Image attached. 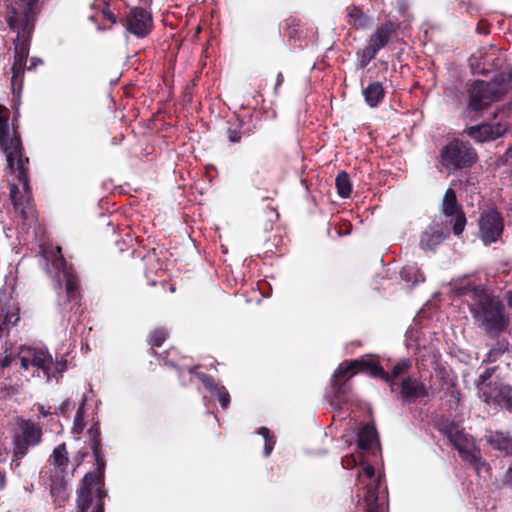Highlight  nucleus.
Returning <instances> with one entry per match:
<instances>
[{"label":"nucleus","instance_id":"1","mask_svg":"<svg viewBox=\"0 0 512 512\" xmlns=\"http://www.w3.org/2000/svg\"><path fill=\"white\" fill-rule=\"evenodd\" d=\"M455 292L465 298L476 323L485 332L498 334L505 329L507 319L503 313L504 305L498 297L468 281L455 286Z\"/></svg>","mask_w":512,"mask_h":512},{"label":"nucleus","instance_id":"2","mask_svg":"<svg viewBox=\"0 0 512 512\" xmlns=\"http://www.w3.org/2000/svg\"><path fill=\"white\" fill-rule=\"evenodd\" d=\"M38 0H16L8 16V24L16 31L15 55L12 64V85L21 82L29 53L30 34L34 25L35 4Z\"/></svg>","mask_w":512,"mask_h":512},{"label":"nucleus","instance_id":"3","mask_svg":"<svg viewBox=\"0 0 512 512\" xmlns=\"http://www.w3.org/2000/svg\"><path fill=\"white\" fill-rule=\"evenodd\" d=\"M0 148L6 154L7 166L13 172H18V178L26 187L25 163L21 152V143L14 129L10 128L9 110L0 105Z\"/></svg>","mask_w":512,"mask_h":512},{"label":"nucleus","instance_id":"4","mask_svg":"<svg viewBox=\"0 0 512 512\" xmlns=\"http://www.w3.org/2000/svg\"><path fill=\"white\" fill-rule=\"evenodd\" d=\"M444 431L450 442L457 449L462 460L469 463L479 476L484 477L489 474L490 467L482 458L480 450L476 447L471 436L454 423L447 425Z\"/></svg>","mask_w":512,"mask_h":512},{"label":"nucleus","instance_id":"5","mask_svg":"<svg viewBox=\"0 0 512 512\" xmlns=\"http://www.w3.org/2000/svg\"><path fill=\"white\" fill-rule=\"evenodd\" d=\"M41 253L46 262L47 273L56 278L59 287H61L62 281L65 282L66 294L69 300L76 299L77 280L73 273L67 269L60 248L47 245L42 248Z\"/></svg>","mask_w":512,"mask_h":512},{"label":"nucleus","instance_id":"6","mask_svg":"<svg viewBox=\"0 0 512 512\" xmlns=\"http://www.w3.org/2000/svg\"><path fill=\"white\" fill-rule=\"evenodd\" d=\"M15 357L25 370L29 367L42 370L47 378H58L66 370V361L54 363L51 355L43 349L21 346Z\"/></svg>","mask_w":512,"mask_h":512},{"label":"nucleus","instance_id":"7","mask_svg":"<svg viewBox=\"0 0 512 512\" xmlns=\"http://www.w3.org/2000/svg\"><path fill=\"white\" fill-rule=\"evenodd\" d=\"M358 372H366L371 376L380 377L383 380H389L387 372L383 371L382 368L374 362L365 359L345 361L339 365L332 377V388L336 397L345 393L343 383Z\"/></svg>","mask_w":512,"mask_h":512},{"label":"nucleus","instance_id":"8","mask_svg":"<svg viewBox=\"0 0 512 512\" xmlns=\"http://www.w3.org/2000/svg\"><path fill=\"white\" fill-rule=\"evenodd\" d=\"M100 482L101 476L97 473L85 475L78 493L77 512H104L103 498L106 492L102 490Z\"/></svg>","mask_w":512,"mask_h":512},{"label":"nucleus","instance_id":"9","mask_svg":"<svg viewBox=\"0 0 512 512\" xmlns=\"http://www.w3.org/2000/svg\"><path fill=\"white\" fill-rule=\"evenodd\" d=\"M476 158L475 151L467 143L459 140L450 142L441 152L442 165L449 172L471 166Z\"/></svg>","mask_w":512,"mask_h":512},{"label":"nucleus","instance_id":"10","mask_svg":"<svg viewBox=\"0 0 512 512\" xmlns=\"http://www.w3.org/2000/svg\"><path fill=\"white\" fill-rule=\"evenodd\" d=\"M17 429L13 434L14 455L22 458L29 448L40 442L41 430L34 423L22 418L16 419Z\"/></svg>","mask_w":512,"mask_h":512},{"label":"nucleus","instance_id":"11","mask_svg":"<svg viewBox=\"0 0 512 512\" xmlns=\"http://www.w3.org/2000/svg\"><path fill=\"white\" fill-rule=\"evenodd\" d=\"M503 228V219L496 210L489 209L482 213L479 219V237L486 245L496 242Z\"/></svg>","mask_w":512,"mask_h":512},{"label":"nucleus","instance_id":"12","mask_svg":"<svg viewBox=\"0 0 512 512\" xmlns=\"http://www.w3.org/2000/svg\"><path fill=\"white\" fill-rule=\"evenodd\" d=\"M504 91V88H496L495 83L477 81L470 89V106L475 111L480 110L497 99Z\"/></svg>","mask_w":512,"mask_h":512},{"label":"nucleus","instance_id":"13","mask_svg":"<svg viewBox=\"0 0 512 512\" xmlns=\"http://www.w3.org/2000/svg\"><path fill=\"white\" fill-rule=\"evenodd\" d=\"M358 482L365 487L364 503L366 512H379L380 507L377 503V488L380 478L375 475L374 468L366 465L363 472L358 476Z\"/></svg>","mask_w":512,"mask_h":512},{"label":"nucleus","instance_id":"14","mask_svg":"<svg viewBox=\"0 0 512 512\" xmlns=\"http://www.w3.org/2000/svg\"><path fill=\"white\" fill-rule=\"evenodd\" d=\"M125 26L128 32L139 38H144L152 29V16L142 8L132 9L126 17Z\"/></svg>","mask_w":512,"mask_h":512},{"label":"nucleus","instance_id":"15","mask_svg":"<svg viewBox=\"0 0 512 512\" xmlns=\"http://www.w3.org/2000/svg\"><path fill=\"white\" fill-rule=\"evenodd\" d=\"M469 63L473 73L476 74H485L501 66L497 50L494 48L477 51L470 57Z\"/></svg>","mask_w":512,"mask_h":512},{"label":"nucleus","instance_id":"16","mask_svg":"<svg viewBox=\"0 0 512 512\" xmlns=\"http://www.w3.org/2000/svg\"><path fill=\"white\" fill-rule=\"evenodd\" d=\"M443 212L447 217H455L453 223V232L455 235H460L466 225V218L464 214L460 213L459 206L456 200V194L452 189H448L443 198Z\"/></svg>","mask_w":512,"mask_h":512},{"label":"nucleus","instance_id":"17","mask_svg":"<svg viewBox=\"0 0 512 512\" xmlns=\"http://www.w3.org/2000/svg\"><path fill=\"white\" fill-rule=\"evenodd\" d=\"M395 29L396 26L393 22L384 23L377 28L375 33L371 36L368 44V59H373L377 52L388 43Z\"/></svg>","mask_w":512,"mask_h":512},{"label":"nucleus","instance_id":"18","mask_svg":"<svg viewBox=\"0 0 512 512\" xmlns=\"http://www.w3.org/2000/svg\"><path fill=\"white\" fill-rule=\"evenodd\" d=\"M444 232L441 224L433 223L421 234L420 247L423 250H433L444 240Z\"/></svg>","mask_w":512,"mask_h":512},{"label":"nucleus","instance_id":"19","mask_svg":"<svg viewBox=\"0 0 512 512\" xmlns=\"http://www.w3.org/2000/svg\"><path fill=\"white\" fill-rule=\"evenodd\" d=\"M401 395L405 399L413 400L426 396L427 390L416 378L407 377L401 381Z\"/></svg>","mask_w":512,"mask_h":512},{"label":"nucleus","instance_id":"20","mask_svg":"<svg viewBox=\"0 0 512 512\" xmlns=\"http://www.w3.org/2000/svg\"><path fill=\"white\" fill-rule=\"evenodd\" d=\"M10 196L16 212L19 213L25 221H31L34 219V211L29 205V196L18 197V188L16 185H11Z\"/></svg>","mask_w":512,"mask_h":512},{"label":"nucleus","instance_id":"21","mask_svg":"<svg viewBox=\"0 0 512 512\" xmlns=\"http://www.w3.org/2000/svg\"><path fill=\"white\" fill-rule=\"evenodd\" d=\"M467 134L477 142H485L498 138L502 131L499 128L484 124L468 128Z\"/></svg>","mask_w":512,"mask_h":512},{"label":"nucleus","instance_id":"22","mask_svg":"<svg viewBox=\"0 0 512 512\" xmlns=\"http://www.w3.org/2000/svg\"><path fill=\"white\" fill-rule=\"evenodd\" d=\"M199 379L205 385V387L218 398L219 403L222 407L226 408L230 403V395L223 386H218L213 383L210 377L205 374H199Z\"/></svg>","mask_w":512,"mask_h":512},{"label":"nucleus","instance_id":"23","mask_svg":"<svg viewBox=\"0 0 512 512\" xmlns=\"http://www.w3.org/2000/svg\"><path fill=\"white\" fill-rule=\"evenodd\" d=\"M50 491L52 497L54 498V502L59 507L64 505L69 497V488L67 482L63 478L59 480H53Z\"/></svg>","mask_w":512,"mask_h":512},{"label":"nucleus","instance_id":"24","mask_svg":"<svg viewBox=\"0 0 512 512\" xmlns=\"http://www.w3.org/2000/svg\"><path fill=\"white\" fill-rule=\"evenodd\" d=\"M49 461L59 471L64 472L67 470L69 458L65 444H60L53 450Z\"/></svg>","mask_w":512,"mask_h":512},{"label":"nucleus","instance_id":"25","mask_svg":"<svg viewBox=\"0 0 512 512\" xmlns=\"http://www.w3.org/2000/svg\"><path fill=\"white\" fill-rule=\"evenodd\" d=\"M384 90L379 82L371 83L365 90L364 96L370 107H375L382 100Z\"/></svg>","mask_w":512,"mask_h":512},{"label":"nucleus","instance_id":"26","mask_svg":"<svg viewBox=\"0 0 512 512\" xmlns=\"http://www.w3.org/2000/svg\"><path fill=\"white\" fill-rule=\"evenodd\" d=\"M377 442V432L373 425H365L359 433V447L369 449Z\"/></svg>","mask_w":512,"mask_h":512},{"label":"nucleus","instance_id":"27","mask_svg":"<svg viewBox=\"0 0 512 512\" xmlns=\"http://www.w3.org/2000/svg\"><path fill=\"white\" fill-rule=\"evenodd\" d=\"M349 18L350 23L356 28H365L370 26L372 23L371 18L357 8H354L349 12Z\"/></svg>","mask_w":512,"mask_h":512},{"label":"nucleus","instance_id":"28","mask_svg":"<svg viewBox=\"0 0 512 512\" xmlns=\"http://www.w3.org/2000/svg\"><path fill=\"white\" fill-rule=\"evenodd\" d=\"M487 442L497 450H508L509 448V439L506 434L502 432H494L491 433L487 437Z\"/></svg>","mask_w":512,"mask_h":512},{"label":"nucleus","instance_id":"29","mask_svg":"<svg viewBox=\"0 0 512 512\" xmlns=\"http://www.w3.org/2000/svg\"><path fill=\"white\" fill-rule=\"evenodd\" d=\"M19 320L18 309L7 305L6 308L0 307V323L15 325Z\"/></svg>","mask_w":512,"mask_h":512},{"label":"nucleus","instance_id":"30","mask_svg":"<svg viewBox=\"0 0 512 512\" xmlns=\"http://www.w3.org/2000/svg\"><path fill=\"white\" fill-rule=\"evenodd\" d=\"M335 184H336L338 194L342 198L349 197L350 192H351V184H350V180H349L347 173L341 172L336 177Z\"/></svg>","mask_w":512,"mask_h":512},{"label":"nucleus","instance_id":"31","mask_svg":"<svg viewBox=\"0 0 512 512\" xmlns=\"http://www.w3.org/2000/svg\"><path fill=\"white\" fill-rule=\"evenodd\" d=\"M401 276L404 280L413 284L424 281L423 275L413 265L404 267L401 271Z\"/></svg>","mask_w":512,"mask_h":512},{"label":"nucleus","instance_id":"32","mask_svg":"<svg viewBox=\"0 0 512 512\" xmlns=\"http://www.w3.org/2000/svg\"><path fill=\"white\" fill-rule=\"evenodd\" d=\"M409 366H410V363L406 360H402V361L398 362L393 367L392 374L390 375L389 373H387L389 376V380H385V381L390 383V385L393 387L395 385V382H394L395 379L398 378L399 376L403 375L405 372H407Z\"/></svg>","mask_w":512,"mask_h":512},{"label":"nucleus","instance_id":"33","mask_svg":"<svg viewBox=\"0 0 512 512\" xmlns=\"http://www.w3.org/2000/svg\"><path fill=\"white\" fill-rule=\"evenodd\" d=\"M86 403V397H83L81 406L79 407L72 427V432L74 434H80L84 429V406Z\"/></svg>","mask_w":512,"mask_h":512},{"label":"nucleus","instance_id":"34","mask_svg":"<svg viewBox=\"0 0 512 512\" xmlns=\"http://www.w3.org/2000/svg\"><path fill=\"white\" fill-rule=\"evenodd\" d=\"M491 376V371L490 370H487L485 373H483L482 375H480L479 377V384L481 385L480 386V391H482L483 393V396L485 397V401H489V400H492V399H496L498 396L502 395L503 393L502 392H499V393H495V392H491V393H488L486 390H485V381Z\"/></svg>","mask_w":512,"mask_h":512},{"label":"nucleus","instance_id":"35","mask_svg":"<svg viewBox=\"0 0 512 512\" xmlns=\"http://www.w3.org/2000/svg\"><path fill=\"white\" fill-rule=\"evenodd\" d=\"M258 433L264 438L265 441L264 455L269 456L273 450L275 440L272 436H270L269 430L265 427L260 428Z\"/></svg>","mask_w":512,"mask_h":512},{"label":"nucleus","instance_id":"36","mask_svg":"<svg viewBox=\"0 0 512 512\" xmlns=\"http://www.w3.org/2000/svg\"><path fill=\"white\" fill-rule=\"evenodd\" d=\"M167 338V332L164 329H156L150 336V344L160 347Z\"/></svg>","mask_w":512,"mask_h":512},{"label":"nucleus","instance_id":"37","mask_svg":"<svg viewBox=\"0 0 512 512\" xmlns=\"http://www.w3.org/2000/svg\"><path fill=\"white\" fill-rule=\"evenodd\" d=\"M508 349L506 344H498L497 347L492 348L488 353L489 361H495L497 357Z\"/></svg>","mask_w":512,"mask_h":512},{"label":"nucleus","instance_id":"38","mask_svg":"<svg viewBox=\"0 0 512 512\" xmlns=\"http://www.w3.org/2000/svg\"><path fill=\"white\" fill-rule=\"evenodd\" d=\"M356 463H357V460L353 455L348 456L342 460V466L345 469H351L352 467H354L356 465Z\"/></svg>","mask_w":512,"mask_h":512},{"label":"nucleus","instance_id":"39","mask_svg":"<svg viewBox=\"0 0 512 512\" xmlns=\"http://www.w3.org/2000/svg\"><path fill=\"white\" fill-rule=\"evenodd\" d=\"M14 355L12 353H6L4 356H0V366L8 367L13 361Z\"/></svg>","mask_w":512,"mask_h":512},{"label":"nucleus","instance_id":"40","mask_svg":"<svg viewBox=\"0 0 512 512\" xmlns=\"http://www.w3.org/2000/svg\"><path fill=\"white\" fill-rule=\"evenodd\" d=\"M102 14H103V17L105 19L109 20L111 23H113V24L116 23L117 18L114 15V13L108 7L104 8L102 10Z\"/></svg>","mask_w":512,"mask_h":512},{"label":"nucleus","instance_id":"41","mask_svg":"<svg viewBox=\"0 0 512 512\" xmlns=\"http://www.w3.org/2000/svg\"><path fill=\"white\" fill-rule=\"evenodd\" d=\"M228 137L231 142H239L241 139V134L238 131L229 130Z\"/></svg>","mask_w":512,"mask_h":512},{"label":"nucleus","instance_id":"42","mask_svg":"<svg viewBox=\"0 0 512 512\" xmlns=\"http://www.w3.org/2000/svg\"><path fill=\"white\" fill-rule=\"evenodd\" d=\"M70 408V401L69 400H65L61 406L59 407V411L61 414H65L66 411Z\"/></svg>","mask_w":512,"mask_h":512},{"label":"nucleus","instance_id":"43","mask_svg":"<svg viewBox=\"0 0 512 512\" xmlns=\"http://www.w3.org/2000/svg\"><path fill=\"white\" fill-rule=\"evenodd\" d=\"M368 46L364 49L363 51V56H362V63L364 65H366L369 61H371L372 59H368Z\"/></svg>","mask_w":512,"mask_h":512},{"label":"nucleus","instance_id":"44","mask_svg":"<svg viewBox=\"0 0 512 512\" xmlns=\"http://www.w3.org/2000/svg\"><path fill=\"white\" fill-rule=\"evenodd\" d=\"M505 478L507 482L512 483V467L507 470Z\"/></svg>","mask_w":512,"mask_h":512},{"label":"nucleus","instance_id":"45","mask_svg":"<svg viewBox=\"0 0 512 512\" xmlns=\"http://www.w3.org/2000/svg\"><path fill=\"white\" fill-rule=\"evenodd\" d=\"M5 485V476L0 472V489Z\"/></svg>","mask_w":512,"mask_h":512},{"label":"nucleus","instance_id":"46","mask_svg":"<svg viewBox=\"0 0 512 512\" xmlns=\"http://www.w3.org/2000/svg\"><path fill=\"white\" fill-rule=\"evenodd\" d=\"M512 156V148L508 149L506 152V161H509Z\"/></svg>","mask_w":512,"mask_h":512},{"label":"nucleus","instance_id":"47","mask_svg":"<svg viewBox=\"0 0 512 512\" xmlns=\"http://www.w3.org/2000/svg\"><path fill=\"white\" fill-rule=\"evenodd\" d=\"M41 413H42L44 416H46V415H47V413L45 412V410H41Z\"/></svg>","mask_w":512,"mask_h":512}]
</instances>
